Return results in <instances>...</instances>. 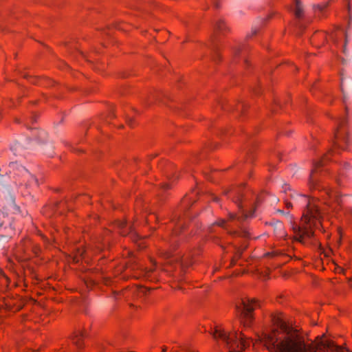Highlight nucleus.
<instances>
[{"mask_svg":"<svg viewBox=\"0 0 352 352\" xmlns=\"http://www.w3.org/2000/svg\"><path fill=\"white\" fill-rule=\"evenodd\" d=\"M256 342L262 344L270 352H351L333 342L318 338L313 342L297 327H293L281 317L274 319V328L256 336Z\"/></svg>","mask_w":352,"mask_h":352,"instance_id":"1","label":"nucleus"},{"mask_svg":"<svg viewBox=\"0 0 352 352\" xmlns=\"http://www.w3.org/2000/svg\"><path fill=\"white\" fill-rule=\"evenodd\" d=\"M287 189L289 190L288 196L291 198V201L285 200L287 207H292L296 204L307 207L301 218L300 225L292 224V226L295 239L305 243L306 240L311 238L314 234V228L319 229L323 226L322 224V216L319 210L320 201L314 199H309L302 195H298L295 192H291L289 186L286 185L285 190Z\"/></svg>","mask_w":352,"mask_h":352,"instance_id":"2","label":"nucleus"},{"mask_svg":"<svg viewBox=\"0 0 352 352\" xmlns=\"http://www.w3.org/2000/svg\"><path fill=\"white\" fill-rule=\"evenodd\" d=\"M211 334L214 340L221 342L227 352H244L250 343L255 344L241 332L228 331L221 327H216Z\"/></svg>","mask_w":352,"mask_h":352,"instance_id":"3","label":"nucleus"},{"mask_svg":"<svg viewBox=\"0 0 352 352\" xmlns=\"http://www.w3.org/2000/svg\"><path fill=\"white\" fill-rule=\"evenodd\" d=\"M257 305L258 302L254 300L240 299L236 302L237 315L244 326L250 325L252 318V313Z\"/></svg>","mask_w":352,"mask_h":352,"instance_id":"4","label":"nucleus"},{"mask_svg":"<svg viewBox=\"0 0 352 352\" xmlns=\"http://www.w3.org/2000/svg\"><path fill=\"white\" fill-rule=\"evenodd\" d=\"M350 140L346 129L344 128L342 126H340V128L338 129L335 133V146L342 150H345Z\"/></svg>","mask_w":352,"mask_h":352,"instance_id":"5","label":"nucleus"},{"mask_svg":"<svg viewBox=\"0 0 352 352\" xmlns=\"http://www.w3.org/2000/svg\"><path fill=\"white\" fill-rule=\"evenodd\" d=\"M327 194L331 201L330 202L327 203L329 207L332 210H336V206L340 205L342 201L338 197V193L336 192L328 190Z\"/></svg>","mask_w":352,"mask_h":352,"instance_id":"6","label":"nucleus"},{"mask_svg":"<svg viewBox=\"0 0 352 352\" xmlns=\"http://www.w3.org/2000/svg\"><path fill=\"white\" fill-rule=\"evenodd\" d=\"M228 30L225 21L221 19L215 21L214 25V31L215 34H223Z\"/></svg>","mask_w":352,"mask_h":352,"instance_id":"7","label":"nucleus"},{"mask_svg":"<svg viewBox=\"0 0 352 352\" xmlns=\"http://www.w3.org/2000/svg\"><path fill=\"white\" fill-rule=\"evenodd\" d=\"M254 210L249 211L248 212H245L243 210H242L241 211L240 214H230V218L231 219H237L239 220L245 219H247L248 217H253L254 216Z\"/></svg>","mask_w":352,"mask_h":352,"instance_id":"8","label":"nucleus"},{"mask_svg":"<svg viewBox=\"0 0 352 352\" xmlns=\"http://www.w3.org/2000/svg\"><path fill=\"white\" fill-rule=\"evenodd\" d=\"M82 338L83 336L81 331H78L74 333V336L72 338V340L74 344H75L78 346H80Z\"/></svg>","mask_w":352,"mask_h":352,"instance_id":"9","label":"nucleus"},{"mask_svg":"<svg viewBox=\"0 0 352 352\" xmlns=\"http://www.w3.org/2000/svg\"><path fill=\"white\" fill-rule=\"evenodd\" d=\"M322 163H323V162H317L315 164L314 168L311 170V175H310V178H309V183H310V184L313 187L314 186V182H315V180H316L315 174L316 173L317 169L318 168V167L320 166H321V164Z\"/></svg>","mask_w":352,"mask_h":352,"instance_id":"10","label":"nucleus"},{"mask_svg":"<svg viewBox=\"0 0 352 352\" xmlns=\"http://www.w3.org/2000/svg\"><path fill=\"white\" fill-rule=\"evenodd\" d=\"M294 12L295 14L297 17H300L302 14V4L300 1L296 0L295 4H294Z\"/></svg>","mask_w":352,"mask_h":352,"instance_id":"11","label":"nucleus"},{"mask_svg":"<svg viewBox=\"0 0 352 352\" xmlns=\"http://www.w3.org/2000/svg\"><path fill=\"white\" fill-rule=\"evenodd\" d=\"M168 263L172 264L173 262H177L179 265H183V261L178 256H172L170 254H167Z\"/></svg>","mask_w":352,"mask_h":352,"instance_id":"12","label":"nucleus"},{"mask_svg":"<svg viewBox=\"0 0 352 352\" xmlns=\"http://www.w3.org/2000/svg\"><path fill=\"white\" fill-rule=\"evenodd\" d=\"M22 169V171L23 173V175L26 177H30L31 179V182L30 183H32V182H34V184L36 185H38V181L37 179L34 177V176L32 175L26 169H25L24 168H21Z\"/></svg>","mask_w":352,"mask_h":352,"instance_id":"13","label":"nucleus"},{"mask_svg":"<svg viewBox=\"0 0 352 352\" xmlns=\"http://www.w3.org/2000/svg\"><path fill=\"white\" fill-rule=\"evenodd\" d=\"M136 292H138V296L144 295L146 293L147 289L146 287H136Z\"/></svg>","mask_w":352,"mask_h":352,"instance_id":"14","label":"nucleus"},{"mask_svg":"<svg viewBox=\"0 0 352 352\" xmlns=\"http://www.w3.org/2000/svg\"><path fill=\"white\" fill-rule=\"evenodd\" d=\"M327 6V3H322L320 5H317L316 6V9L318 10L319 11H322L325 9V8Z\"/></svg>","mask_w":352,"mask_h":352,"instance_id":"15","label":"nucleus"},{"mask_svg":"<svg viewBox=\"0 0 352 352\" xmlns=\"http://www.w3.org/2000/svg\"><path fill=\"white\" fill-rule=\"evenodd\" d=\"M78 255L82 257V258H84V254H85V251L84 250H78Z\"/></svg>","mask_w":352,"mask_h":352,"instance_id":"16","label":"nucleus"},{"mask_svg":"<svg viewBox=\"0 0 352 352\" xmlns=\"http://www.w3.org/2000/svg\"><path fill=\"white\" fill-rule=\"evenodd\" d=\"M217 224H218L219 226H222V227H223V226H224V225H225V221H224V220H221L220 221H219V222L217 223Z\"/></svg>","mask_w":352,"mask_h":352,"instance_id":"17","label":"nucleus"},{"mask_svg":"<svg viewBox=\"0 0 352 352\" xmlns=\"http://www.w3.org/2000/svg\"><path fill=\"white\" fill-rule=\"evenodd\" d=\"M239 50L237 47H235V48H233V49H232L233 53H234V54H236L238 53V51H239Z\"/></svg>","mask_w":352,"mask_h":352,"instance_id":"18","label":"nucleus"},{"mask_svg":"<svg viewBox=\"0 0 352 352\" xmlns=\"http://www.w3.org/2000/svg\"><path fill=\"white\" fill-rule=\"evenodd\" d=\"M277 227L280 229L282 228V223L280 222L277 223Z\"/></svg>","mask_w":352,"mask_h":352,"instance_id":"19","label":"nucleus"},{"mask_svg":"<svg viewBox=\"0 0 352 352\" xmlns=\"http://www.w3.org/2000/svg\"><path fill=\"white\" fill-rule=\"evenodd\" d=\"M278 236H279L280 237L284 236H285V232H283V233H279V234H278Z\"/></svg>","mask_w":352,"mask_h":352,"instance_id":"20","label":"nucleus"},{"mask_svg":"<svg viewBox=\"0 0 352 352\" xmlns=\"http://www.w3.org/2000/svg\"><path fill=\"white\" fill-rule=\"evenodd\" d=\"M214 201L217 202L219 201V199L217 197H214Z\"/></svg>","mask_w":352,"mask_h":352,"instance_id":"21","label":"nucleus"},{"mask_svg":"<svg viewBox=\"0 0 352 352\" xmlns=\"http://www.w3.org/2000/svg\"><path fill=\"white\" fill-rule=\"evenodd\" d=\"M239 207L242 209V206L240 205V204H238Z\"/></svg>","mask_w":352,"mask_h":352,"instance_id":"22","label":"nucleus"},{"mask_svg":"<svg viewBox=\"0 0 352 352\" xmlns=\"http://www.w3.org/2000/svg\"><path fill=\"white\" fill-rule=\"evenodd\" d=\"M74 259H76V262H78V261H79V258H75Z\"/></svg>","mask_w":352,"mask_h":352,"instance_id":"23","label":"nucleus"},{"mask_svg":"<svg viewBox=\"0 0 352 352\" xmlns=\"http://www.w3.org/2000/svg\"><path fill=\"white\" fill-rule=\"evenodd\" d=\"M124 226V223H121V226Z\"/></svg>","mask_w":352,"mask_h":352,"instance_id":"24","label":"nucleus"},{"mask_svg":"<svg viewBox=\"0 0 352 352\" xmlns=\"http://www.w3.org/2000/svg\"><path fill=\"white\" fill-rule=\"evenodd\" d=\"M11 166L14 167L15 166V164H12Z\"/></svg>","mask_w":352,"mask_h":352,"instance_id":"25","label":"nucleus"}]
</instances>
